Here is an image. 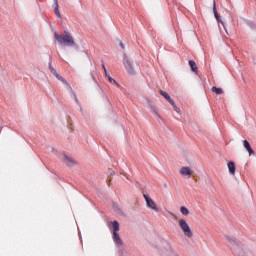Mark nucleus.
<instances>
[{
	"label": "nucleus",
	"mask_w": 256,
	"mask_h": 256,
	"mask_svg": "<svg viewBox=\"0 0 256 256\" xmlns=\"http://www.w3.org/2000/svg\"><path fill=\"white\" fill-rule=\"evenodd\" d=\"M55 39L56 41H58V43H60V45H67L68 47L75 45V40H73V36L68 33L55 34Z\"/></svg>",
	"instance_id": "1"
},
{
	"label": "nucleus",
	"mask_w": 256,
	"mask_h": 256,
	"mask_svg": "<svg viewBox=\"0 0 256 256\" xmlns=\"http://www.w3.org/2000/svg\"><path fill=\"white\" fill-rule=\"evenodd\" d=\"M227 240L229 242L230 249H232L235 255L245 256V249L243 248V245H241L240 243H237L235 239H231L230 237H227Z\"/></svg>",
	"instance_id": "2"
},
{
	"label": "nucleus",
	"mask_w": 256,
	"mask_h": 256,
	"mask_svg": "<svg viewBox=\"0 0 256 256\" xmlns=\"http://www.w3.org/2000/svg\"><path fill=\"white\" fill-rule=\"evenodd\" d=\"M180 229H182L185 237H188L191 239L193 237V231H191V227H189V224L187 223V220L180 219L178 221Z\"/></svg>",
	"instance_id": "3"
},
{
	"label": "nucleus",
	"mask_w": 256,
	"mask_h": 256,
	"mask_svg": "<svg viewBox=\"0 0 256 256\" xmlns=\"http://www.w3.org/2000/svg\"><path fill=\"white\" fill-rule=\"evenodd\" d=\"M213 13L215 16V19L218 21L219 27H223L224 31L227 33V26L225 25V22L221 20V16H219V13H217V5L215 4V1L213 2Z\"/></svg>",
	"instance_id": "4"
},
{
	"label": "nucleus",
	"mask_w": 256,
	"mask_h": 256,
	"mask_svg": "<svg viewBox=\"0 0 256 256\" xmlns=\"http://www.w3.org/2000/svg\"><path fill=\"white\" fill-rule=\"evenodd\" d=\"M143 197L146 201L147 207L153 209V211H159V208H157V204H155V201H153V199L149 198L147 194H144Z\"/></svg>",
	"instance_id": "5"
},
{
	"label": "nucleus",
	"mask_w": 256,
	"mask_h": 256,
	"mask_svg": "<svg viewBox=\"0 0 256 256\" xmlns=\"http://www.w3.org/2000/svg\"><path fill=\"white\" fill-rule=\"evenodd\" d=\"M179 172L182 177H187V179H190L191 175H193V170H191V168H189L188 166H183L182 168H180Z\"/></svg>",
	"instance_id": "6"
},
{
	"label": "nucleus",
	"mask_w": 256,
	"mask_h": 256,
	"mask_svg": "<svg viewBox=\"0 0 256 256\" xmlns=\"http://www.w3.org/2000/svg\"><path fill=\"white\" fill-rule=\"evenodd\" d=\"M50 71L52 74H54L56 76V78L61 81L62 83H64V85H67L68 87L71 88V85L69 84V82H67V80H65L61 75H59L57 73V70H55V68H53V66H50Z\"/></svg>",
	"instance_id": "7"
},
{
	"label": "nucleus",
	"mask_w": 256,
	"mask_h": 256,
	"mask_svg": "<svg viewBox=\"0 0 256 256\" xmlns=\"http://www.w3.org/2000/svg\"><path fill=\"white\" fill-rule=\"evenodd\" d=\"M243 145H244V148L246 149V151H248L250 157L252 155H255V151H253V148L251 147V144L249 143V141L244 140Z\"/></svg>",
	"instance_id": "8"
},
{
	"label": "nucleus",
	"mask_w": 256,
	"mask_h": 256,
	"mask_svg": "<svg viewBox=\"0 0 256 256\" xmlns=\"http://www.w3.org/2000/svg\"><path fill=\"white\" fill-rule=\"evenodd\" d=\"M159 93H160V95H162V97H164V99H166V101H168V103L173 104V100L167 92L160 90Z\"/></svg>",
	"instance_id": "9"
},
{
	"label": "nucleus",
	"mask_w": 256,
	"mask_h": 256,
	"mask_svg": "<svg viewBox=\"0 0 256 256\" xmlns=\"http://www.w3.org/2000/svg\"><path fill=\"white\" fill-rule=\"evenodd\" d=\"M54 13L56 15V17H61V13L59 12V1L58 0H54Z\"/></svg>",
	"instance_id": "10"
},
{
	"label": "nucleus",
	"mask_w": 256,
	"mask_h": 256,
	"mask_svg": "<svg viewBox=\"0 0 256 256\" xmlns=\"http://www.w3.org/2000/svg\"><path fill=\"white\" fill-rule=\"evenodd\" d=\"M189 65H190L191 71H193V73H197L199 71V67H197V63L195 61L190 60Z\"/></svg>",
	"instance_id": "11"
},
{
	"label": "nucleus",
	"mask_w": 256,
	"mask_h": 256,
	"mask_svg": "<svg viewBox=\"0 0 256 256\" xmlns=\"http://www.w3.org/2000/svg\"><path fill=\"white\" fill-rule=\"evenodd\" d=\"M227 166L229 169V173H231V175H235V162L229 161Z\"/></svg>",
	"instance_id": "12"
},
{
	"label": "nucleus",
	"mask_w": 256,
	"mask_h": 256,
	"mask_svg": "<svg viewBox=\"0 0 256 256\" xmlns=\"http://www.w3.org/2000/svg\"><path fill=\"white\" fill-rule=\"evenodd\" d=\"M113 241L117 244V245H123V242L121 241V237L119 236V233H113Z\"/></svg>",
	"instance_id": "13"
},
{
	"label": "nucleus",
	"mask_w": 256,
	"mask_h": 256,
	"mask_svg": "<svg viewBox=\"0 0 256 256\" xmlns=\"http://www.w3.org/2000/svg\"><path fill=\"white\" fill-rule=\"evenodd\" d=\"M246 25L247 27H249L250 29H252V31H255L256 26H255V22L251 21V20H247L246 21Z\"/></svg>",
	"instance_id": "14"
},
{
	"label": "nucleus",
	"mask_w": 256,
	"mask_h": 256,
	"mask_svg": "<svg viewBox=\"0 0 256 256\" xmlns=\"http://www.w3.org/2000/svg\"><path fill=\"white\" fill-rule=\"evenodd\" d=\"M212 92L216 93V95H223V89L217 88L215 86L212 87Z\"/></svg>",
	"instance_id": "15"
},
{
	"label": "nucleus",
	"mask_w": 256,
	"mask_h": 256,
	"mask_svg": "<svg viewBox=\"0 0 256 256\" xmlns=\"http://www.w3.org/2000/svg\"><path fill=\"white\" fill-rule=\"evenodd\" d=\"M112 227H113V233H117L119 231V222L118 221H114L112 223Z\"/></svg>",
	"instance_id": "16"
},
{
	"label": "nucleus",
	"mask_w": 256,
	"mask_h": 256,
	"mask_svg": "<svg viewBox=\"0 0 256 256\" xmlns=\"http://www.w3.org/2000/svg\"><path fill=\"white\" fill-rule=\"evenodd\" d=\"M124 65H125V67H126V69H127L128 71H133V66L131 65V63L129 62V60H126V61L124 62Z\"/></svg>",
	"instance_id": "17"
},
{
	"label": "nucleus",
	"mask_w": 256,
	"mask_h": 256,
	"mask_svg": "<svg viewBox=\"0 0 256 256\" xmlns=\"http://www.w3.org/2000/svg\"><path fill=\"white\" fill-rule=\"evenodd\" d=\"M108 81L109 83H113V85H116V87H121V85H119V83H117V81L115 79H113L111 76H108Z\"/></svg>",
	"instance_id": "18"
},
{
	"label": "nucleus",
	"mask_w": 256,
	"mask_h": 256,
	"mask_svg": "<svg viewBox=\"0 0 256 256\" xmlns=\"http://www.w3.org/2000/svg\"><path fill=\"white\" fill-rule=\"evenodd\" d=\"M180 213H182V215H189V209H187L185 206H182L180 208Z\"/></svg>",
	"instance_id": "19"
},
{
	"label": "nucleus",
	"mask_w": 256,
	"mask_h": 256,
	"mask_svg": "<svg viewBox=\"0 0 256 256\" xmlns=\"http://www.w3.org/2000/svg\"><path fill=\"white\" fill-rule=\"evenodd\" d=\"M64 162L66 163V165L71 166L73 165V160L67 156L64 157Z\"/></svg>",
	"instance_id": "20"
},
{
	"label": "nucleus",
	"mask_w": 256,
	"mask_h": 256,
	"mask_svg": "<svg viewBox=\"0 0 256 256\" xmlns=\"http://www.w3.org/2000/svg\"><path fill=\"white\" fill-rule=\"evenodd\" d=\"M170 105H172V107L176 113H181V109H179V107H177L174 100H172V104H170Z\"/></svg>",
	"instance_id": "21"
},
{
	"label": "nucleus",
	"mask_w": 256,
	"mask_h": 256,
	"mask_svg": "<svg viewBox=\"0 0 256 256\" xmlns=\"http://www.w3.org/2000/svg\"><path fill=\"white\" fill-rule=\"evenodd\" d=\"M102 68L104 70V73H107V68L105 67V64L102 65Z\"/></svg>",
	"instance_id": "22"
},
{
	"label": "nucleus",
	"mask_w": 256,
	"mask_h": 256,
	"mask_svg": "<svg viewBox=\"0 0 256 256\" xmlns=\"http://www.w3.org/2000/svg\"><path fill=\"white\" fill-rule=\"evenodd\" d=\"M120 47H121V49H125V45H123V42H120Z\"/></svg>",
	"instance_id": "23"
},
{
	"label": "nucleus",
	"mask_w": 256,
	"mask_h": 256,
	"mask_svg": "<svg viewBox=\"0 0 256 256\" xmlns=\"http://www.w3.org/2000/svg\"><path fill=\"white\" fill-rule=\"evenodd\" d=\"M105 77H107V79H109V73H107V70L105 72Z\"/></svg>",
	"instance_id": "24"
},
{
	"label": "nucleus",
	"mask_w": 256,
	"mask_h": 256,
	"mask_svg": "<svg viewBox=\"0 0 256 256\" xmlns=\"http://www.w3.org/2000/svg\"><path fill=\"white\" fill-rule=\"evenodd\" d=\"M64 33H67V30H64Z\"/></svg>",
	"instance_id": "25"
}]
</instances>
